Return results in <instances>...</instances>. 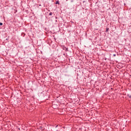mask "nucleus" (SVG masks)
<instances>
[{
	"mask_svg": "<svg viewBox=\"0 0 131 131\" xmlns=\"http://www.w3.org/2000/svg\"><path fill=\"white\" fill-rule=\"evenodd\" d=\"M63 50H64V51H66V52L68 51V48H66V47H63L62 48Z\"/></svg>",
	"mask_w": 131,
	"mask_h": 131,
	"instance_id": "obj_1",
	"label": "nucleus"
},
{
	"mask_svg": "<svg viewBox=\"0 0 131 131\" xmlns=\"http://www.w3.org/2000/svg\"><path fill=\"white\" fill-rule=\"evenodd\" d=\"M52 15H53V13L50 12V13H49V16H52Z\"/></svg>",
	"mask_w": 131,
	"mask_h": 131,
	"instance_id": "obj_2",
	"label": "nucleus"
},
{
	"mask_svg": "<svg viewBox=\"0 0 131 131\" xmlns=\"http://www.w3.org/2000/svg\"><path fill=\"white\" fill-rule=\"evenodd\" d=\"M56 5L59 4V1H57L56 3Z\"/></svg>",
	"mask_w": 131,
	"mask_h": 131,
	"instance_id": "obj_3",
	"label": "nucleus"
},
{
	"mask_svg": "<svg viewBox=\"0 0 131 131\" xmlns=\"http://www.w3.org/2000/svg\"><path fill=\"white\" fill-rule=\"evenodd\" d=\"M108 30H109V29L106 28V32L108 31Z\"/></svg>",
	"mask_w": 131,
	"mask_h": 131,
	"instance_id": "obj_4",
	"label": "nucleus"
},
{
	"mask_svg": "<svg viewBox=\"0 0 131 131\" xmlns=\"http://www.w3.org/2000/svg\"><path fill=\"white\" fill-rule=\"evenodd\" d=\"M0 25H3V23H0Z\"/></svg>",
	"mask_w": 131,
	"mask_h": 131,
	"instance_id": "obj_5",
	"label": "nucleus"
},
{
	"mask_svg": "<svg viewBox=\"0 0 131 131\" xmlns=\"http://www.w3.org/2000/svg\"><path fill=\"white\" fill-rule=\"evenodd\" d=\"M114 57H115V56H116V55H115V54H114Z\"/></svg>",
	"mask_w": 131,
	"mask_h": 131,
	"instance_id": "obj_6",
	"label": "nucleus"
},
{
	"mask_svg": "<svg viewBox=\"0 0 131 131\" xmlns=\"http://www.w3.org/2000/svg\"><path fill=\"white\" fill-rule=\"evenodd\" d=\"M56 127H58V125H56Z\"/></svg>",
	"mask_w": 131,
	"mask_h": 131,
	"instance_id": "obj_7",
	"label": "nucleus"
}]
</instances>
